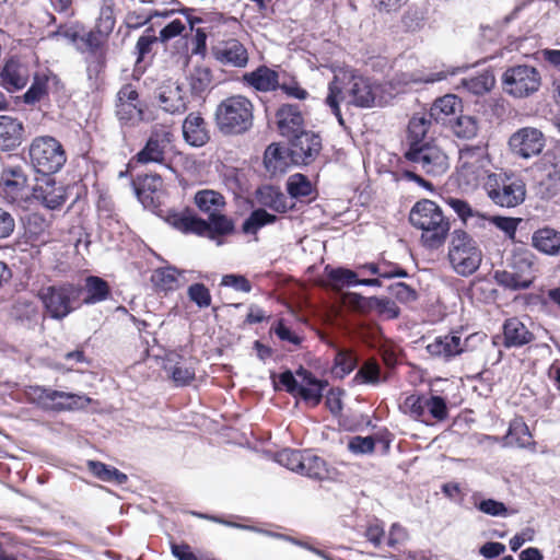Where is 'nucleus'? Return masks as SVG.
<instances>
[{"label":"nucleus","instance_id":"1","mask_svg":"<svg viewBox=\"0 0 560 560\" xmlns=\"http://www.w3.org/2000/svg\"><path fill=\"white\" fill-rule=\"evenodd\" d=\"M409 221L415 229L421 231L420 241L429 249L443 246L450 234V220L440 206L429 199H421L413 205Z\"/></svg>","mask_w":560,"mask_h":560},{"label":"nucleus","instance_id":"2","mask_svg":"<svg viewBox=\"0 0 560 560\" xmlns=\"http://www.w3.org/2000/svg\"><path fill=\"white\" fill-rule=\"evenodd\" d=\"M376 88L371 81L362 75L351 74L343 85L340 84V78L329 84V93L326 97V104L331 108L340 125L343 119L339 108V102L345 101L357 107H371L375 103Z\"/></svg>","mask_w":560,"mask_h":560},{"label":"nucleus","instance_id":"3","mask_svg":"<svg viewBox=\"0 0 560 560\" xmlns=\"http://www.w3.org/2000/svg\"><path fill=\"white\" fill-rule=\"evenodd\" d=\"M254 105L243 95L223 100L217 107L215 121L224 135H241L253 125Z\"/></svg>","mask_w":560,"mask_h":560},{"label":"nucleus","instance_id":"4","mask_svg":"<svg viewBox=\"0 0 560 560\" xmlns=\"http://www.w3.org/2000/svg\"><path fill=\"white\" fill-rule=\"evenodd\" d=\"M483 187L488 197L500 207L514 208L525 200V183L514 174H488Z\"/></svg>","mask_w":560,"mask_h":560},{"label":"nucleus","instance_id":"5","mask_svg":"<svg viewBox=\"0 0 560 560\" xmlns=\"http://www.w3.org/2000/svg\"><path fill=\"white\" fill-rule=\"evenodd\" d=\"M27 400L44 410L70 411L90 405L91 398L85 395L56 390L40 385L26 387Z\"/></svg>","mask_w":560,"mask_h":560},{"label":"nucleus","instance_id":"6","mask_svg":"<svg viewBox=\"0 0 560 560\" xmlns=\"http://www.w3.org/2000/svg\"><path fill=\"white\" fill-rule=\"evenodd\" d=\"M82 288L71 283L40 289L38 298L54 319H63L81 305Z\"/></svg>","mask_w":560,"mask_h":560},{"label":"nucleus","instance_id":"7","mask_svg":"<svg viewBox=\"0 0 560 560\" xmlns=\"http://www.w3.org/2000/svg\"><path fill=\"white\" fill-rule=\"evenodd\" d=\"M166 220L172 226L184 233L226 235L234 231L233 221L221 212L210 215L209 222L188 212L171 213Z\"/></svg>","mask_w":560,"mask_h":560},{"label":"nucleus","instance_id":"8","mask_svg":"<svg viewBox=\"0 0 560 560\" xmlns=\"http://www.w3.org/2000/svg\"><path fill=\"white\" fill-rule=\"evenodd\" d=\"M453 269L460 276L474 273L481 264V252L476 242L464 231L455 230L448 249Z\"/></svg>","mask_w":560,"mask_h":560},{"label":"nucleus","instance_id":"9","mask_svg":"<svg viewBox=\"0 0 560 560\" xmlns=\"http://www.w3.org/2000/svg\"><path fill=\"white\" fill-rule=\"evenodd\" d=\"M30 158L33 166L43 175L58 172L67 160L61 143L50 136L33 139L30 145Z\"/></svg>","mask_w":560,"mask_h":560},{"label":"nucleus","instance_id":"10","mask_svg":"<svg viewBox=\"0 0 560 560\" xmlns=\"http://www.w3.org/2000/svg\"><path fill=\"white\" fill-rule=\"evenodd\" d=\"M540 85V72L533 66H512L502 74V88L504 92L516 98L533 95L539 90Z\"/></svg>","mask_w":560,"mask_h":560},{"label":"nucleus","instance_id":"11","mask_svg":"<svg viewBox=\"0 0 560 560\" xmlns=\"http://www.w3.org/2000/svg\"><path fill=\"white\" fill-rule=\"evenodd\" d=\"M405 159L413 165L415 170L430 176H441L450 166L448 156L436 141L407 149Z\"/></svg>","mask_w":560,"mask_h":560},{"label":"nucleus","instance_id":"12","mask_svg":"<svg viewBox=\"0 0 560 560\" xmlns=\"http://www.w3.org/2000/svg\"><path fill=\"white\" fill-rule=\"evenodd\" d=\"M489 164L485 149L480 147L462 149L457 165L459 182L468 187H476L481 182L485 183L488 174H491L487 168Z\"/></svg>","mask_w":560,"mask_h":560},{"label":"nucleus","instance_id":"13","mask_svg":"<svg viewBox=\"0 0 560 560\" xmlns=\"http://www.w3.org/2000/svg\"><path fill=\"white\" fill-rule=\"evenodd\" d=\"M32 188L21 166H7L0 176V197L8 203L26 208L31 201Z\"/></svg>","mask_w":560,"mask_h":560},{"label":"nucleus","instance_id":"14","mask_svg":"<svg viewBox=\"0 0 560 560\" xmlns=\"http://www.w3.org/2000/svg\"><path fill=\"white\" fill-rule=\"evenodd\" d=\"M116 115L128 126H137L144 120L145 105L140 101L139 93L132 84H125L117 93Z\"/></svg>","mask_w":560,"mask_h":560},{"label":"nucleus","instance_id":"15","mask_svg":"<svg viewBox=\"0 0 560 560\" xmlns=\"http://www.w3.org/2000/svg\"><path fill=\"white\" fill-rule=\"evenodd\" d=\"M545 147L544 133L534 127H523L513 132L509 139L511 152L521 159L528 160L541 153Z\"/></svg>","mask_w":560,"mask_h":560},{"label":"nucleus","instance_id":"16","mask_svg":"<svg viewBox=\"0 0 560 560\" xmlns=\"http://www.w3.org/2000/svg\"><path fill=\"white\" fill-rule=\"evenodd\" d=\"M32 199L40 202L47 209L55 210L65 203L66 189L49 175H43L36 178V184L32 187Z\"/></svg>","mask_w":560,"mask_h":560},{"label":"nucleus","instance_id":"17","mask_svg":"<svg viewBox=\"0 0 560 560\" xmlns=\"http://www.w3.org/2000/svg\"><path fill=\"white\" fill-rule=\"evenodd\" d=\"M173 135L165 130H154L148 139L144 148L135 156L140 164H165V153L172 142Z\"/></svg>","mask_w":560,"mask_h":560},{"label":"nucleus","instance_id":"18","mask_svg":"<svg viewBox=\"0 0 560 560\" xmlns=\"http://www.w3.org/2000/svg\"><path fill=\"white\" fill-rule=\"evenodd\" d=\"M290 142L291 161L296 164H308L320 150V139L313 132L301 131Z\"/></svg>","mask_w":560,"mask_h":560},{"label":"nucleus","instance_id":"19","mask_svg":"<svg viewBox=\"0 0 560 560\" xmlns=\"http://www.w3.org/2000/svg\"><path fill=\"white\" fill-rule=\"evenodd\" d=\"M31 75L30 65L18 59L7 61L1 71L2 84L10 92L23 89L30 81Z\"/></svg>","mask_w":560,"mask_h":560},{"label":"nucleus","instance_id":"20","mask_svg":"<svg viewBox=\"0 0 560 560\" xmlns=\"http://www.w3.org/2000/svg\"><path fill=\"white\" fill-rule=\"evenodd\" d=\"M135 191L144 208H155L160 202L163 180L159 175H145L133 182Z\"/></svg>","mask_w":560,"mask_h":560},{"label":"nucleus","instance_id":"21","mask_svg":"<svg viewBox=\"0 0 560 560\" xmlns=\"http://www.w3.org/2000/svg\"><path fill=\"white\" fill-rule=\"evenodd\" d=\"M160 106L170 114H183L187 109V96L176 82L160 86L158 92Z\"/></svg>","mask_w":560,"mask_h":560},{"label":"nucleus","instance_id":"22","mask_svg":"<svg viewBox=\"0 0 560 560\" xmlns=\"http://www.w3.org/2000/svg\"><path fill=\"white\" fill-rule=\"evenodd\" d=\"M213 56L225 66L243 68L248 62L246 48L236 39H231L215 46L213 48Z\"/></svg>","mask_w":560,"mask_h":560},{"label":"nucleus","instance_id":"23","mask_svg":"<svg viewBox=\"0 0 560 560\" xmlns=\"http://www.w3.org/2000/svg\"><path fill=\"white\" fill-rule=\"evenodd\" d=\"M301 378L299 384L298 395L307 404L317 406L323 397V392L327 387L328 383L316 378L311 372L300 369L296 372Z\"/></svg>","mask_w":560,"mask_h":560},{"label":"nucleus","instance_id":"24","mask_svg":"<svg viewBox=\"0 0 560 560\" xmlns=\"http://www.w3.org/2000/svg\"><path fill=\"white\" fill-rule=\"evenodd\" d=\"M277 124L280 133L289 139L304 131V119L295 105H282L277 112Z\"/></svg>","mask_w":560,"mask_h":560},{"label":"nucleus","instance_id":"25","mask_svg":"<svg viewBox=\"0 0 560 560\" xmlns=\"http://www.w3.org/2000/svg\"><path fill=\"white\" fill-rule=\"evenodd\" d=\"M427 350L431 355L450 359L460 354L465 350V345L457 334H450L435 337L433 341L427 345Z\"/></svg>","mask_w":560,"mask_h":560},{"label":"nucleus","instance_id":"26","mask_svg":"<svg viewBox=\"0 0 560 560\" xmlns=\"http://www.w3.org/2000/svg\"><path fill=\"white\" fill-rule=\"evenodd\" d=\"M24 127L22 121L11 116H0V149L12 150L22 143Z\"/></svg>","mask_w":560,"mask_h":560},{"label":"nucleus","instance_id":"27","mask_svg":"<svg viewBox=\"0 0 560 560\" xmlns=\"http://www.w3.org/2000/svg\"><path fill=\"white\" fill-rule=\"evenodd\" d=\"M504 346L522 347L534 340V334L516 317L505 320L503 325Z\"/></svg>","mask_w":560,"mask_h":560},{"label":"nucleus","instance_id":"28","mask_svg":"<svg viewBox=\"0 0 560 560\" xmlns=\"http://www.w3.org/2000/svg\"><path fill=\"white\" fill-rule=\"evenodd\" d=\"M151 281L158 290L164 292L175 291L186 283L184 271L174 267L155 269L152 273Z\"/></svg>","mask_w":560,"mask_h":560},{"label":"nucleus","instance_id":"29","mask_svg":"<svg viewBox=\"0 0 560 560\" xmlns=\"http://www.w3.org/2000/svg\"><path fill=\"white\" fill-rule=\"evenodd\" d=\"M33 82L30 89L23 95L26 104H35L48 94L50 84L56 81V77L47 69L32 72Z\"/></svg>","mask_w":560,"mask_h":560},{"label":"nucleus","instance_id":"30","mask_svg":"<svg viewBox=\"0 0 560 560\" xmlns=\"http://www.w3.org/2000/svg\"><path fill=\"white\" fill-rule=\"evenodd\" d=\"M183 135L185 140L194 147H201L209 139L203 118L195 113L189 114L184 120Z\"/></svg>","mask_w":560,"mask_h":560},{"label":"nucleus","instance_id":"31","mask_svg":"<svg viewBox=\"0 0 560 560\" xmlns=\"http://www.w3.org/2000/svg\"><path fill=\"white\" fill-rule=\"evenodd\" d=\"M462 107L460 101L456 95L446 94L438 98L428 114L431 119L436 122L451 124L454 119L451 116L455 115Z\"/></svg>","mask_w":560,"mask_h":560},{"label":"nucleus","instance_id":"32","mask_svg":"<svg viewBox=\"0 0 560 560\" xmlns=\"http://www.w3.org/2000/svg\"><path fill=\"white\" fill-rule=\"evenodd\" d=\"M243 79L249 86L260 92L273 91L279 85L278 73L265 66H261L252 72L245 73Z\"/></svg>","mask_w":560,"mask_h":560},{"label":"nucleus","instance_id":"33","mask_svg":"<svg viewBox=\"0 0 560 560\" xmlns=\"http://www.w3.org/2000/svg\"><path fill=\"white\" fill-rule=\"evenodd\" d=\"M532 245L546 255H558L560 254V232L552 228L538 229L532 235Z\"/></svg>","mask_w":560,"mask_h":560},{"label":"nucleus","instance_id":"34","mask_svg":"<svg viewBox=\"0 0 560 560\" xmlns=\"http://www.w3.org/2000/svg\"><path fill=\"white\" fill-rule=\"evenodd\" d=\"M431 118L429 115L413 116L408 125V149H413L415 145L428 144L434 140L428 138Z\"/></svg>","mask_w":560,"mask_h":560},{"label":"nucleus","instance_id":"35","mask_svg":"<svg viewBox=\"0 0 560 560\" xmlns=\"http://www.w3.org/2000/svg\"><path fill=\"white\" fill-rule=\"evenodd\" d=\"M332 471L334 469H330L322 457L305 451L300 475L316 480H325L332 477Z\"/></svg>","mask_w":560,"mask_h":560},{"label":"nucleus","instance_id":"36","mask_svg":"<svg viewBox=\"0 0 560 560\" xmlns=\"http://www.w3.org/2000/svg\"><path fill=\"white\" fill-rule=\"evenodd\" d=\"M288 150L277 144H270L265 151L264 163L271 175L284 173L290 164L291 156Z\"/></svg>","mask_w":560,"mask_h":560},{"label":"nucleus","instance_id":"37","mask_svg":"<svg viewBox=\"0 0 560 560\" xmlns=\"http://www.w3.org/2000/svg\"><path fill=\"white\" fill-rule=\"evenodd\" d=\"M85 296L81 301L84 304H95L106 300L109 295L108 283L100 277L90 276L85 279V285L82 288V293Z\"/></svg>","mask_w":560,"mask_h":560},{"label":"nucleus","instance_id":"38","mask_svg":"<svg viewBox=\"0 0 560 560\" xmlns=\"http://www.w3.org/2000/svg\"><path fill=\"white\" fill-rule=\"evenodd\" d=\"M195 202L197 207L208 215H212L217 212H221L225 207L224 197L211 189H203L195 195Z\"/></svg>","mask_w":560,"mask_h":560},{"label":"nucleus","instance_id":"39","mask_svg":"<svg viewBox=\"0 0 560 560\" xmlns=\"http://www.w3.org/2000/svg\"><path fill=\"white\" fill-rule=\"evenodd\" d=\"M257 196L260 205L279 213H284L292 207L288 205L287 197L272 186L258 189Z\"/></svg>","mask_w":560,"mask_h":560},{"label":"nucleus","instance_id":"40","mask_svg":"<svg viewBox=\"0 0 560 560\" xmlns=\"http://www.w3.org/2000/svg\"><path fill=\"white\" fill-rule=\"evenodd\" d=\"M495 84V78L489 70H485L475 77L463 79L462 85L472 95H483L491 91Z\"/></svg>","mask_w":560,"mask_h":560},{"label":"nucleus","instance_id":"41","mask_svg":"<svg viewBox=\"0 0 560 560\" xmlns=\"http://www.w3.org/2000/svg\"><path fill=\"white\" fill-rule=\"evenodd\" d=\"M450 126L457 138L466 140L475 138L479 131V121L470 115H460L456 117Z\"/></svg>","mask_w":560,"mask_h":560},{"label":"nucleus","instance_id":"42","mask_svg":"<svg viewBox=\"0 0 560 560\" xmlns=\"http://www.w3.org/2000/svg\"><path fill=\"white\" fill-rule=\"evenodd\" d=\"M277 217L275 214H271L265 209L259 208L254 210L244 221L242 231L245 234H256L264 226L275 223Z\"/></svg>","mask_w":560,"mask_h":560},{"label":"nucleus","instance_id":"43","mask_svg":"<svg viewBox=\"0 0 560 560\" xmlns=\"http://www.w3.org/2000/svg\"><path fill=\"white\" fill-rule=\"evenodd\" d=\"M88 467L94 476L103 481L117 485H122L127 481V476L124 472L101 462L90 460L88 462Z\"/></svg>","mask_w":560,"mask_h":560},{"label":"nucleus","instance_id":"44","mask_svg":"<svg viewBox=\"0 0 560 560\" xmlns=\"http://www.w3.org/2000/svg\"><path fill=\"white\" fill-rule=\"evenodd\" d=\"M511 268L517 272L522 278L533 283L535 278L534 272V255L529 252H521L513 255Z\"/></svg>","mask_w":560,"mask_h":560},{"label":"nucleus","instance_id":"45","mask_svg":"<svg viewBox=\"0 0 560 560\" xmlns=\"http://www.w3.org/2000/svg\"><path fill=\"white\" fill-rule=\"evenodd\" d=\"M505 440L509 445L526 447L532 443V435L528 427L524 422L516 420L511 423Z\"/></svg>","mask_w":560,"mask_h":560},{"label":"nucleus","instance_id":"46","mask_svg":"<svg viewBox=\"0 0 560 560\" xmlns=\"http://www.w3.org/2000/svg\"><path fill=\"white\" fill-rule=\"evenodd\" d=\"M287 189L292 198L308 197L313 192L311 182L302 174L291 175L287 183Z\"/></svg>","mask_w":560,"mask_h":560},{"label":"nucleus","instance_id":"47","mask_svg":"<svg viewBox=\"0 0 560 560\" xmlns=\"http://www.w3.org/2000/svg\"><path fill=\"white\" fill-rule=\"evenodd\" d=\"M424 405L425 396L410 395L406 397L400 408L413 419L428 423Z\"/></svg>","mask_w":560,"mask_h":560},{"label":"nucleus","instance_id":"48","mask_svg":"<svg viewBox=\"0 0 560 560\" xmlns=\"http://www.w3.org/2000/svg\"><path fill=\"white\" fill-rule=\"evenodd\" d=\"M305 451L282 450L277 453L276 460L283 467L300 474L303 466Z\"/></svg>","mask_w":560,"mask_h":560},{"label":"nucleus","instance_id":"49","mask_svg":"<svg viewBox=\"0 0 560 560\" xmlns=\"http://www.w3.org/2000/svg\"><path fill=\"white\" fill-rule=\"evenodd\" d=\"M494 279L500 285L511 290L527 289L530 285L527 280L522 278V276H520L513 269L495 271Z\"/></svg>","mask_w":560,"mask_h":560},{"label":"nucleus","instance_id":"50","mask_svg":"<svg viewBox=\"0 0 560 560\" xmlns=\"http://www.w3.org/2000/svg\"><path fill=\"white\" fill-rule=\"evenodd\" d=\"M212 75L209 68L195 67L189 77L190 88L195 93L205 92L211 84Z\"/></svg>","mask_w":560,"mask_h":560},{"label":"nucleus","instance_id":"51","mask_svg":"<svg viewBox=\"0 0 560 560\" xmlns=\"http://www.w3.org/2000/svg\"><path fill=\"white\" fill-rule=\"evenodd\" d=\"M425 418L428 416L436 421H443L447 418V406L444 398L440 396H425Z\"/></svg>","mask_w":560,"mask_h":560},{"label":"nucleus","instance_id":"52","mask_svg":"<svg viewBox=\"0 0 560 560\" xmlns=\"http://www.w3.org/2000/svg\"><path fill=\"white\" fill-rule=\"evenodd\" d=\"M357 365V358L347 349H339L335 358L334 371L337 375L343 376L353 371Z\"/></svg>","mask_w":560,"mask_h":560},{"label":"nucleus","instance_id":"53","mask_svg":"<svg viewBox=\"0 0 560 560\" xmlns=\"http://www.w3.org/2000/svg\"><path fill=\"white\" fill-rule=\"evenodd\" d=\"M326 272L335 288L339 289L343 285H358L357 281H359V279L357 278V273L352 270L345 268H326Z\"/></svg>","mask_w":560,"mask_h":560},{"label":"nucleus","instance_id":"54","mask_svg":"<svg viewBox=\"0 0 560 560\" xmlns=\"http://www.w3.org/2000/svg\"><path fill=\"white\" fill-rule=\"evenodd\" d=\"M544 176L551 183H560V156L547 152L541 161Z\"/></svg>","mask_w":560,"mask_h":560},{"label":"nucleus","instance_id":"55","mask_svg":"<svg viewBox=\"0 0 560 560\" xmlns=\"http://www.w3.org/2000/svg\"><path fill=\"white\" fill-rule=\"evenodd\" d=\"M186 24H189L190 30L194 28V23L188 18L186 20H173L171 23H168L165 27L161 30L160 39L165 43L178 35H182L183 32L186 30Z\"/></svg>","mask_w":560,"mask_h":560},{"label":"nucleus","instance_id":"56","mask_svg":"<svg viewBox=\"0 0 560 560\" xmlns=\"http://www.w3.org/2000/svg\"><path fill=\"white\" fill-rule=\"evenodd\" d=\"M372 311H376L380 315L387 319L396 318L399 315V308L396 303L389 299L371 298Z\"/></svg>","mask_w":560,"mask_h":560},{"label":"nucleus","instance_id":"57","mask_svg":"<svg viewBox=\"0 0 560 560\" xmlns=\"http://www.w3.org/2000/svg\"><path fill=\"white\" fill-rule=\"evenodd\" d=\"M190 301L197 304L199 308H206L211 304V294L209 289L202 283H195L188 288Z\"/></svg>","mask_w":560,"mask_h":560},{"label":"nucleus","instance_id":"58","mask_svg":"<svg viewBox=\"0 0 560 560\" xmlns=\"http://www.w3.org/2000/svg\"><path fill=\"white\" fill-rule=\"evenodd\" d=\"M355 380H360L362 383L378 384L380 365L373 360L364 362V364L358 371Z\"/></svg>","mask_w":560,"mask_h":560},{"label":"nucleus","instance_id":"59","mask_svg":"<svg viewBox=\"0 0 560 560\" xmlns=\"http://www.w3.org/2000/svg\"><path fill=\"white\" fill-rule=\"evenodd\" d=\"M166 369L174 383L178 386L187 385L195 377V371L186 364L178 363Z\"/></svg>","mask_w":560,"mask_h":560},{"label":"nucleus","instance_id":"60","mask_svg":"<svg viewBox=\"0 0 560 560\" xmlns=\"http://www.w3.org/2000/svg\"><path fill=\"white\" fill-rule=\"evenodd\" d=\"M171 550L177 560H215L209 555L192 552L191 548L186 544H172Z\"/></svg>","mask_w":560,"mask_h":560},{"label":"nucleus","instance_id":"61","mask_svg":"<svg viewBox=\"0 0 560 560\" xmlns=\"http://www.w3.org/2000/svg\"><path fill=\"white\" fill-rule=\"evenodd\" d=\"M374 447L375 442L372 436H354L348 443V448L353 454L372 453Z\"/></svg>","mask_w":560,"mask_h":560},{"label":"nucleus","instance_id":"62","mask_svg":"<svg viewBox=\"0 0 560 560\" xmlns=\"http://www.w3.org/2000/svg\"><path fill=\"white\" fill-rule=\"evenodd\" d=\"M388 289L392 295L401 303H410L417 299V292L404 282L394 283Z\"/></svg>","mask_w":560,"mask_h":560},{"label":"nucleus","instance_id":"63","mask_svg":"<svg viewBox=\"0 0 560 560\" xmlns=\"http://www.w3.org/2000/svg\"><path fill=\"white\" fill-rule=\"evenodd\" d=\"M221 285L233 288L236 291L248 293L252 291L250 282L242 275H225L222 277Z\"/></svg>","mask_w":560,"mask_h":560},{"label":"nucleus","instance_id":"64","mask_svg":"<svg viewBox=\"0 0 560 560\" xmlns=\"http://www.w3.org/2000/svg\"><path fill=\"white\" fill-rule=\"evenodd\" d=\"M477 508L485 514L491 516H504L506 514V508L502 502L487 499L482 500Z\"/></svg>","mask_w":560,"mask_h":560}]
</instances>
